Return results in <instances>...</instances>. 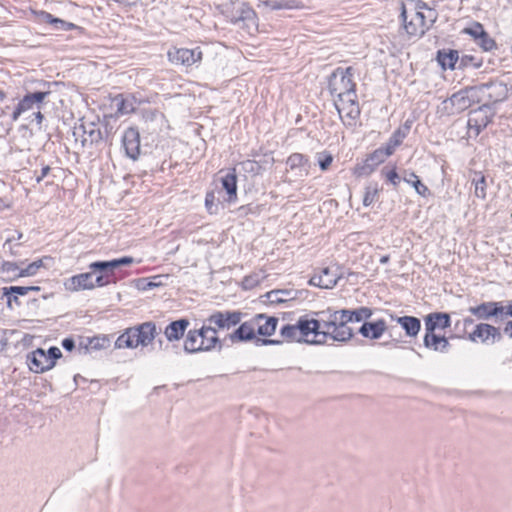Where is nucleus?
Wrapping results in <instances>:
<instances>
[{"label": "nucleus", "mask_w": 512, "mask_h": 512, "mask_svg": "<svg viewBox=\"0 0 512 512\" xmlns=\"http://www.w3.org/2000/svg\"><path fill=\"white\" fill-rule=\"evenodd\" d=\"M158 335L155 323L144 322L138 326L127 328L115 341V348L135 349L139 346L145 347L153 342Z\"/></svg>", "instance_id": "nucleus-1"}, {"label": "nucleus", "mask_w": 512, "mask_h": 512, "mask_svg": "<svg viewBox=\"0 0 512 512\" xmlns=\"http://www.w3.org/2000/svg\"><path fill=\"white\" fill-rule=\"evenodd\" d=\"M401 17L404 29L409 36H422L436 20V13L424 5L410 11H407L403 6Z\"/></svg>", "instance_id": "nucleus-2"}, {"label": "nucleus", "mask_w": 512, "mask_h": 512, "mask_svg": "<svg viewBox=\"0 0 512 512\" xmlns=\"http://www.w3.org/2000/svg\"><path fill=\"white\" fill-rule=\"evenodd\" d=\"M61 356V350L57 347L49 348L48 352L38 348L27 355L29 369L34 373H43L53 368Z\"/></svg>", "instance_id": "nucleus-3"}, {"label": "nucleus", "mask_w": 512, "mask_h": 512, "mask_svg": "<svg viewBox=\"0 0 512 512\" xmlns=\"http://www.w3.org/2000/svg\"><path fill=\"white\" fill-rule=\"evenodd\" d=\"M352 67L337 68L329 82V88L332 95L337 99L345 97L348 93H355V84L352 81Z\"/></svg>", "instance_id": "nucleus-4"}, {"label": "nucleus", "mask_w": 512, "mask_h": 512, "mask_svg": "<svg viewBox=\"0 0 512 512\" xmlns=\"http://www.w3.org/2000/svg\"><path fill=\"white\" fill-rule=\"evenodd\" d=\"M348 322V320L342 319V314L339 311H335L331 315V320L323 323L326 341L328 339L341 342L349 340L353 336V331L347 325Z\"/></svg>", "instance_id": "nucleus-5"}, {"label": "nucleus", "mask_w": 512, "mask_h": 512, "mask_svg": "<svg viewBox=\"0 0 512 512\" xmlns=\"http://www.w3.org/2000/svg\"><path fill=\"white\" fill-rule=\"evenodd\" d=\"M298 328L301 332V341L309 344L326 343L323 324L318 320L301 317L298 319Z\"/></svg>", "instance_id": "nucleus-6"}, {"label": "nucleus", "mask_w": 512, "mask_h": 512, "mask_svg": "<svg viewBox=\"0 0 512 512\" xmlns=\"http://www.w3.org/2000/svg\"><path fill=\"white\" fill-rule=\"evenodd\" d=\"M356 99V93H348L345 97L335 100V107L345 125L352 126L360 115Z\"/></svg>", "instance_id": "nucleus-7"}, {"label": "nucleus", "mask_w": 512, "mask_h": 512, "mask_svg": "<svg viewBox=\"0 0 512 512\" xmlns=\"http://www.w3.org/2000/svg\"><path fill=\"white\" fill-rule=\"evenodd\" d=\"M242 320V313L239 311H217L211 314L206 320L216 333L229 330L238 325Z\"/></svg>", "instance_id": "nucleus-8"}, {"label": "nucleus", "mask_w": 512, "mask_h": 512, "mask_svg": "<svg viewBox=\"0 0 512 512\" xmlns=\"http://www.w3.org/2000/svg\"><path fill=\"white\" fill-rule=\"evenodd\" d=\"M50 95V91H37L26 94L17 104L12 113V120L17 121L26 112L41 109L43 101Z\"/></svg>", "instance_id": "nucleus-9"}, {"label": "nucleus", "mask_w": 512, "mask_h": 512, "mask_svg": "<svg viewBox=\"0 0 512 512\" xmlns=\"http://www.w3.org/2000/svg\"><path fill=\"white\" fill-rule=\"evenodd\" d=\"M202 57L201 51L187 48H172L168 51V59L172 64L191 66L200 61Z\"/></svg>", "instance_id": "nucleus-10"}, {"label": "nucleus", "mask_w": 512, "mask_h": 512, "mask_svg": "<svg viewBox=\"0 0 512 512\" xmlns=\"http://www.w3.org/2000/svg\"><path fill=\"white\" fill-rule=\"evenodd\" d=\"M501 338L500 330L487 323L476 325L474 331L469 334V340L473 342L488 343L491 340V343H494L495 341H500Z\"/></svg>", "instance_id": "nucleus-11"}, {"label": "nucleus", "mask_w": 512, "mask_h": 512, "mask_svg": "<svg viewBox=\"0 0 512 512\" xmlns=\"http://www.w3.org/2000/svg\"><path fill=\"white\" fill-rule=\"evenodd\" d=\"M504 306L501 302H484L478 306L470 307L469 312L481 320L504 315Z\"/></svg>", "instance_id": "nucleus-12"}, {"label": "nucleus", "mask_w": 512, "mask_h": 512, "mask_svg": "<svg viewBox=\"0 0 512 512\" xmlns=\"http://www.w3.org/2000/svg\"><path fill=\"white\" fill-rule=\"evenodd\" d=\"M475 88H467L464 90H460L454 93L450 98L444 101V105L447 108L448 105L452 106L451 113H459L469 108L473 102L471 99V93H473Z\"/></svg>", "instance_id": "nucleus-13"}, {"label": "nucleus", "mask_w": 512, "mask_h": 512, "mask_svg": "<svg viewBox=\"0 0 512 512\" xmlns=\"http://www.w3.org/2000/svg\"><path fill=\"white\" fill-rule=\"evenodd\" d=\"M432 327H434L432 324H427V330H425L423 338L424 346L436 352H447L450 346L448 339L444 335L432 331Z\"/></svg>", "instance_id": "nucleus-14"}, {"label": "nucleus", "mask_w": 512, "mask_h": 512, "mask_svg": "<svg viewBox=\"0 0 512 512\" xmlns=\"http://www.w3.org/2000/svg\"><path fill=\"white\" fill-rule=\"evenodd\" d=\"M123 146L126 155L135 160L140 154V135L136 128H128L123 135Z\"/></svg>", "instance_id": "nucleus-15"}, {"label": "nucleus", "mask_w": 512, "mask_h": 512, "mask_svg": "<svg viewBox=\"0 0 512 512\" xmlns=\"http://www.w3.org/2000/svg\"><path fill=\"white\" fill-rule=\"evenodd\" d=\"M93 276L92 272L74 275L65 282V288L71 292L93 289L95 287Z\"/></svg>", "instance_id": "nucleus-16"}, {"label": "nucleus", "mask_w": 512, "mask_h": 512, "mask_svg": "<svg viewBox=\"0 0 512 512\" xmlns=\"http://www.w3.org/2000/svg\"><path fill=\"white\" fill-rule=\"evenodd\" d=\"M390 156L385 148L376 149L365 161V163L358 167L355 170V173L358 176L369 175L374 171V169L381 163H383L386 158Z\"/></svg>", "instance_id": "nucleus-17"}, {"label": "nucleus", "mask_w": 512, "mask_h": 512, "mask_svg": "<svg viewBox=\"0 0 512 512\" xmlns=\"http://www.w3.org/2000/svg\"><path fill=\"white\" fill-rule=\"evenodd\" d=\"M340 279V276L332 268L326 267L321 270V273L314 275L309 280V283L313 286H317L324 289H332Z\"/></svg>", "instance_id": "nucleus-18"}, {"label": "nucleus", "mask_w": 512, "mask_h": 512, "mask_svg": "<svg viewBox=\"0 0 512 512\" xmlns=\"http://www.w3.org/2000/svg\"><path fill=\"white\" fill-rule=\"evenodd\" d=\"M256 332L261 336H271L277 327L278 319L264 314H258L253 318Z\"/></svg>", "instance_id": "nucleus-19"}, {"label": "nucleus", "mask_w": 512, "mask_h": 512, "mask_svg": "<svg viewBox=\"0 0 512 512\" xmlns=\"http://www.w3.org/2000/svg\"><path fill=\"white\" fill-rule=\"evenodd\" d=\"M256 328L253 318L242 323L234 332L229 335L232 343L249 341L255 338Z\"/></svg>", "instance_id": "nucleus-20"}, {"label": "nucleus", "mask_w": 512, "mask_h": 512, "mask_svg": "<svg viewBox=\"0 0 512 512\" xmlns=\"http://www.w3.org/2000/svg\"><path fill=\"white\" fill-rule=\"evenodd\" d=\"M386 329V322L383 319H379L375 322H364L359 332L365 338L376 340L384 334Z\"/></svg>", "instance_id": "nucleus-21"}, {"label": "nucleus", "mask_w": 512, "mask_h": 512, "mask_svg": "<svg viewBox=\"0 0 512 512\" xmlns=\"http://www.w3.org/2000/svg\"><path fill=\"white\" fill-rule=\"evenodd\" d=\"M391 318L395 320L405 331L408 337H416L421 329V322L418 318L413 316H401Z\"/></svg>", "instance_id": "nucleus-22"}, {"label": "nucleus", "mask_w": 512, "mask_h": 512, "mask_svg": "<svg viewBox=\"0 0 512 512\" xmlns=\"http://www.w3.org/2000/svg\"><path fill=\"white\" fill-rule=\"evenodd\" d=\"M197 330L200 334V340H203L204 351L211 350L219 344L218 335L209 323L205 322V324Z\"/></svg>", "instance_id": "nucleus-23"}, {"label": "nucleus", "mask_w": 512, "mask_h": 512, "mask_svg": "<svg viewBox=\"0 0 512 512\" xmlns=\"http://www.w3.org/2000/svg\"><path fill=\"white\" fill-rule=\"evenodd\" d=\"M189 321L187 319H179L171 322L164 331L165 337L168 341H176L183 337Z\"/></svg>", "instance_id": "nucleus-24"}, {"label": "nucleus", "mask_w": 512, "mask_h": 512, "mask_svg": "<svg viewBox=\"0 0 512 512\" xmlns=\"http://www.w3.org/2000/svg\"><path fill=\"white\" fill-rule=\"evenodd\" d=\"M287 166L291 170H298V176H307L309 173L310 164L308 159L299 153H294L287 159Z\"/></svg>", "instance_id": "nucleus-25"}, {"label": "nucleus", "mask_w": 512, "mask_h": 512, "mask_svg": "<svg viewBox=\"0 0 512 512\" xmlns=\"http://www.w3.org/2000/svg\"><path fill=\"white\" fill-rule=\"evenodd\" d=\"M428 323L434 326L432 327V331L436 332L437 329H446L450 327L451 320L449 314L436 312L430 313L425 317V330H427Z\"/></svg>", "instance_id": "nucleus-26"}, {"label": "nucleus", "mask_w": 512, "mask_h": 512, "mask_svg": "<svg viewBox=\"0 0 512 512\" xmlns=\"http://www.w3.org/2000/svg\"><path fill=\"white\" fill-rule=\"evenodd\" d=\"M112 102L120 115L129 114L135 110V99L132 96L119 94L113 98Z\"/></svg>", "instance_id": "nucleus-27"}, {"label": "nucleus", "mask_w": 512, "mask_h": 512, "mask_svg": "<svg viewBox=\"0 0 512 512\" xmlns=\"http://www.w3.org/2000/svg\"><path fill=\"white\" fill-rule=\"evenodd\" d=\"M339 313L342 314L343 320H348L349 322H361L362 320L368 319L372 315V310L367 307H360L355 310H339Z\"/></svg>", "instance_id": "nucleus-28"}, {"label": "nucleus", "mask_w": 512, "mask_h": 512, "mask_svg": "<svg viewBox=\"0 0 512 512\" xmlns=\"http://www.w3.org/2000/svg\"><path fill=\"white\" fill-rule=\"evenodd\" d=\"M199 333L197 329L190 330L186 336L184 342V350L188 353H196L199 351H204L203 349V340H200Z\"/></svg>", "instance_id": "nucleus-29"}, {"label": "nucleus", "mask_w": 512, "mask_h": 512, "mask_svg": "<svg viewBox=\"0 0 512 512\" xmlns=\"http://www.w3.org/2000/svg\"><path fill=\"white\" fill-rule=\"evenodd\" d=\"M221 183L228 194V201H234L237 197V178L234 171L223 176Z\"/></svg>", "instance_id": "nucleus-30"}, {"label": "nucleus", "mask_w": 512, "mask_h": 512, "mask_svg": "<svg viewBox=\"0 0 512 512\" xmlns=\"http://www.w3.org/2000/svg\"><path fill=\"white\" fill-rule=\"evenodd\" d=\"M80 129L83 130V133L85 135V137L82 140L83 145H85V143L87 142L93 144L98 143L102 140L101 130L93 123H90L88 125H81Z\"/></svg>", "instance_id": "nucleus-31"}, {"label": "nucleus", "mask_w": 512, "mask_h": 512, "mask_svg": "<svg viewBox=\"0 0 512 512\" xmlns=\"http://www.w3.org/2000/svg\"><path fill=\"white\" fill-rule=\"evenodd\" d=\"M458 58L459 55L456 50H442L437 55L438 62L444 69H454Z\"/></svg>", "instance_id": "nucleus-32"}, {"label": "nucleus", "mask_w": 512, "mask_h": 512, "mask_svg": "<svg viewBox=\"0 0 512 512\" xmlns=\"http://www.w3.org/2000/svg\"><path fill=\"white\" fill-rule=\"evenodd\" d=\"M471 183L474 185V195L477 198L484 200L487 195V183L485 176L481 172H474Z\"/></svg>", "instance_id": "nucleus-33"}, {"label": "nucleus", "mask_w": 512, "mask_h": 512, "mask_svg": "<svg viewBox=\"0 0 512 512\" xmlns=\"http://www.w3.org/2000/svg\"><path fill=\"white\" fill-rule=\"evenodd\" d=\"M267 301L271 304H279L294 299L290 290H272L265 294Z\"/></svg>", "instance_id": "nucleus-34"}, {"label": "nucleus", "mask_w": 512, "mask_h": 512, "mask_svg": "<svg viewBox=\"0 0 512 512\" xmlns=\"http://www.w3.org/2000/svg\"><path fill=\"white\" fill-rule=\"evenodd\" d=\"M281 337L288 342H302L301 341V332L298 328V322L294 325H284L280 329Z\"/></svg>", "instance_id": "nucleus-35"}, {"label": "nucleus", "mask_w": 512, "mask_h": 512, "mask_svg": "<svg viewBox=\"0 0 512 512\" xmlns=\"http://www.w3.org/2000/svg\"><path fill=\"white\" fill-rule=\"evenodd\" d=\"M260 5L265 6L271 10H291L299 8V5L295 0H267L263 1Z\"/></svg>", "instance_id": "nucleus-36"}, {"label": "nucleus", "mask_w": 512, "mask_h": 512, "mask_svg": "<svg viewBox=\"0 0 512 512\" xmlns=\"http://www.w3.org/2000/svg\"><path fill=\"white\" fill-rule=\"evenodd\" d=\"M403 180L408 183V184H411L414 189L416 190V192L421 195V196H426V194L428 193V188L426 185H424L420 179L418 178V176L413 173V172H410V173H406L403 177Z\"/></svg>", "instance_id": "nucleus-37"}, {"label": "nucleus", "mask_w": 512, "mask_h": 512, "mask_svg": "<svg viewBox=\"0 0 512 512\" xmlns=\"http://www.w3.org/2000/svg\"><path fill=\"white\" fill-rule=\"evenodd\" d=\"M379 186L377 183H370L365 187V193L363 197V205L368 207L373 204L379 196Z\"/></svg>", "instance_id": "nucleus-38"}, {"label": "nucleus", "mask_w": 512, "mask_h": 512, "mask_svg": "<svg viewBox=\"0 0 512 512\" xmlns=\"http://www.w3.org/2000/svg\"><path fill=\"white\" fill-rule=\"evenodd\" d=\"M406 137V133L401 129H397L392 136L390 137L388 143L386 144V151L388 154L392 155L395 151L396 147H398Z\"/></svg>", "instance_id": "nucleus-39"}, {"label": "nucleus", "mask_w": 512, "mask_h": 512, "mask_svg": "<svg viewBox=\"0 0 512 512\" xmlns=\"http://www.w3.org/2000/svg\"><path fill=\"white\" fill-rule=\"evenodd\" d=\"M477 30H479V39L477 42L483 48V50L491 51L494 49L496 47L495 41L488 36L480 24H477Z\"/></svg>", "instance_id": "nucleus-40"}, {"label": "nucleus", "mask_w": 512, "mask_h": 512, "mask_svg": "<svg viewBox=\"0 0 512 512\" xmlns=\"http://www.w3.org/2000/svg\"><path fill=\"white\" fill-rule=\"evenodd\" d=\"M219 199L214 191L207 192L205 196V207L209 214H217L219 211Z\"/></svg>", "instance_id": "nucleus-41"}, {"label": "nucleus", "mask_w": 512, "mask_h": 512, "mask_svg": "<svg viewBox=\"0 0 512 512\" xmlns=\"http://www.w3.org/2000/svg\"><path fill=\"white\" fill-rule=\"evenodd\" d=\"M45 20H46V22L54 25L55 28L59 29V30L68 31V30H71V29H73L75 27L74 24L66 22V21H64L62 19H59V18H55L51 14H46L45 15Z\"/></svg>", "instance_id": "nucleus-42"}, {"label": "nucleus", "mask_w": 512, "mask_h": 512, "mask_svg": "<svg viewBox=\"0 0 512 512\" xmlns=\"http://www.w3.org/2000/svg\"><path fill=\"white\" fill-rule=\"evenodd\" d=\"M43 266V260L39 259L36 260L29 265H27L25 268H22L19 273L17 274L18 277H26V276H33L37 273V271Z\"/></svg>", "instance_id": "nucleus-43"}, {"label": "nucleus", "mask_w": 512, "mask_h": 512, "mask_svg": "<svg viewBox=\"0 0 512 512\" xmlns=\"http://www.w3.org/2000/svg\"><path fill=\"white\" fill-rule=\"evenodd\" d=\"M22 269V267H19L18 264L14 262H4L2 264V271L3 273H6L10 275L11 277H18L17 274Z\"/></svg>", "instance_id": "nucleus-44"}, {"label": "nucleus", "mask_w": 512, "mask_h": 512, "mask_svg": "<svg viewBox=\"0 0 512 512\" xmlns=\"http://www.w3.org/2000/svg\"><path fill=\"white\" fill-rule=\"evenodd\" d=\"M240 19L248 20V21L252 22V24L254 26L257 25L255 11L253 9H251L247 5H243V7L241 8V17H240Z\"/></svg>", "instance_id": "nucleus-45"}, {"label": "nucleus", "mask_w": 512, "mask_h": 512, "mask_svg": "<svg viewBox=\"0 0 512 512\" xmlns=\"http://www.w3.org/2000/svg\"><path fill=\"white\" fill-rule=\"evenodd\" d=\"M90 268L94 271H99V272H104L107 270H114L113 260L93 262L90 264Z\"/></svg>", "instance_id": "nucleus-46"}, {"label": "nucleus", "mask_w": 512, "mask_h": 512, "mask_svg": "<svg viewBox=\"0 0 512 512\" xmlns=\"http://www.w3.org/2000/svg\"><path fill=\"white\" fill-rule=\"evenodd\" d=\"M480 89L481 90H484V89H494V90H497V97L493 98L492 97V94H489V97L491 98L492 101L494 102H497L501 99V92H503L505 90V88L501 85V84H493V83H488V84H483L480 86Z\"/></svg>", "instance_id": "nucleus-47"}, {"label": "nucleus", "mask_w": 512, "mask_h": 512, "mask_svg": "<svg viewBox=\"0 0 512 512\" xmlns=\"http://www.w3.org/2000/svg\"><path fill=\"white\" fill-rule=\"evenodd\" d=\"M333 161V157L331 154L322 152L318 154V163L321 170H327Z\"/></svg>", "instance_id": "nucleus-48"}, {"label": "nucleus", "mask_w": 512, "mask_h": 512, "mask_svg": "<svg viewBox=\"0 0 512 512\" xmlns=\"http://www.w3.org/2000/svg\"><path fill=\"white\" fill-rule=\"evenodd\" d=\"M144 119H145L146 123H148L150 121V122H155V123L161 124L163 122L164 116H163V114L159 113L158 111L150 110V111H146L144 113Z\"/></svg>", "instance_id": "nucleus-49"}, {"label": "nucleus", "mask_w": 512, "mask_h": 512, "mask_svg": "<svg viewBox=\"0 0 512 512\" xmlns=\"http://www.w3.org/2000/svg\"><path fill=\"white\" fill-rule=\"evenodd\" d=\"M31 288H27V286H11L9 288H4V294L9 295L10 293H15L18 295H26Z\"/></svg>", "instance_id": "nucleus-50"}, {"label": "nucleus", "mask_w": 512, "mask_h": 512, "mask_svg": "<svg viewBox=\"0 0 512 512\" xmlns=\"http://www.w3.org/2000/svg\"><path fill=\"white\" fill-rule=\"evenodd\" d=\"M382 174L394 186H396L399 183V181H400L399 175L397 174V172L394 169L393 170H388V171L383 169L382 170Z\"/></svg>", "instance_id": "nucleus-51"}, {"label": "nucleus", "mask_w": 512, "mask_h": 512, "mask_svg": "<svg viewBox=\"0 0 512 512\" xmlns=\"http://www.w3.org/2000/svg\"><path fill=\"white\" fill-rule=\"evenodd\" d=\"M109 339L107 337H95L92 341H91V344L94 348H99V349H102V348H106L109 346Z\"/></svg>", "instance_id": "nucleus-52"}, {"label": "nucleus", "mask_w": 512, "mask_h": 512, "mask_svg": "<svg viewBox=\"0 0 512 512\" xmlns=\"http://www.w3.org/2000/svg\"><path fill=\"white\" fill-rule=\"evenodd\" d=\"M134 262V259L132 257H122V258H119V259H114L113 260V265H114V269L120 267V266H125V265H130Z\"/></svg>", "instance_id": "nucleus-53"}, {"label": "nucleus", "mask_w": 512, "mask_h": 512, "mask_svg": "<svg viewBox=\"0 0 512 512\" xmlns=\"http://www.w3.org/2000/svg\"><path fill=\"white\" fill-rule=\"evenodd\" d=\"M242 166L245 171H251L254 172L259 168V165L255 161H246L242 163Z\"/></svg>", "instance_id": "nucleus-54"}, {"label": "nucleus", "mask_w": 512, "mask_h": 512, "mask_svg": "<svg viewBox=\"0 0 512 512\" xmlns=\"http://www.w3.org/2000/svg\"><path fill=\"white\" fill-rule=\"evenodd\" d=\"M62 347L67 350L71 351L75 347L74 340L71 338H66L62 341Z\"/></svg>", "instance_id": "nucleus-55"}, {"label": "nucleus", "mask_w": 512, "mask_h": 512, "mask_svg": "<svg viewBox=\"0 0 512 512\" xmlns=\"http://www.w3.org/2000/svg\"><path fill=\"white\" fill-rule=\"evenodd\" d=\"M95 286L102 287L109 283V280L105 279L104 276H97L94 280Z\"/></svg>", "instance_id": "nucleus-56"}, {"label": "nucleus", "mask_w": 512, "mask_h": 512, "mask_svg": "<svg viewBox=\"0 0 512 512\" xmlns=\"http://www.w3.org/2000/svg\"><path fill=\"white\" fill-rule=\"evenodd\" d=\"M23 237V234L21 232H16L15 235H12L10 237H8L4 243V247H6L7 245H9L12 241L14 240H20L21 238Z\"/></svg>", "instance_id": "nucleus-57"}, {"label": "nucleus", "mask_w": 512, "mask_h": 512, "mask_svg": "<svg viewBox=\"0 0 512 512\" xmlns=\"http://www.w3.org/2000/svg\"><path fill=\"white\" fill-rule=\"evenodd\" d=\"M50 171V167L47 165V166H44L41 170V174L36 178V181L39 183L43 180L44 177H46L48 175Z\"/></svg>", "instance_id": "nucleus-58"}, {"label": "nucleus", "mask_w": 512, "mask_h": 512, "mask_svg": "<svg viewBox=\"0 0 512 512\" xmlns=\"http://www.w3.org/2000/svg\"><path fill=\"white\" fill-rule=\"evenodd\" d=\"M142 281L145 282V285L141 287L143 290L152 289V288L160 285L159 282H155V281H148V282H146V280H142Z\"/></svg>", "instance_id": "nucleus-59"}, {"label": "nucleus", "mask_w": 512, "mask_h": 512, "mask_svg": "<svg viewBox=\"0 0 512 512\" xmlns=\"http://www.w3.org/2000/svg\"><path fill=\"white\" fill-rule=\"evenodd\" d=\"M37 111L33 112V116L37 122L38 125H41L43 119H44V116L43 114L41 113L40 109H36Z\"/></svg>", "instance_id": "nucleus-60"}, {"label": "nucleus", "mask_w": 512, "mask_h": 512, "mask_svg": "<svg viewBox=\"0 0 512 512\" xmlns=\"http://www.w3.org/2000/svg\"><path fill=\"white\" fill-rule=\"evenodd\" d=\"M504 333L512 339V320L506 323Z\"/></svg>", "instance_id": "nucleus-61"}, {"label": "nucleus", "mask_w": 512, "mask_h": 512, "mask_svg": "<svg viewBox=\"0 0 512 512\" xmlns=\"http://www.w3.org/2000/svg\"><path fill=\"white\" fill-rule=\"evenodd\" d=\"M504 315H508L512 317V300L508 301L507 305L504 306Z\"/></svg>", "instance_id": "nucleus-62"}, {"label": "nucleus", "mask_w": 512, "mask_h": 512, "mask_svg": "<svg viewBox=\"0 0 512 512\" xmlns=\"http://www.w3.org/2000/svg\"><path fill=\"white\" fill-rule=\"evenodd\" d=\"M466 31H467V33L473 35L476 40L479 39V30H477V25L475 26V28H470V29H467Z\"/></svg>", "instance_id": "nucleus-63"}, {"label": "nucleus", "mask_w": 512, "mask_h": 512, "mask_svg": "<svg viewBox=\"0 0 512 512\" xmlns=\"http://www.w3.org/2000/svg\"><path fill=\"white\" fill-rule=\"evenodd\" d=\"M490 122V120L487 118V117H484L483 119H481V123L479 124V128H485L488 123Z\"/></svg>", "instance_id": "nucleus-64"}]
</instances>
